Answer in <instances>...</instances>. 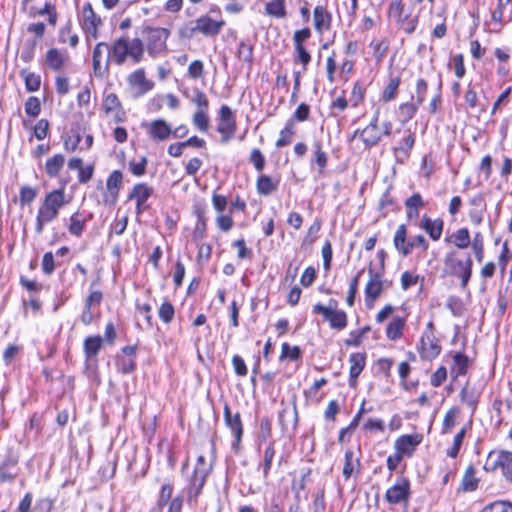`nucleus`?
Here are the masks:
<instances>
[{"label": "nucleus", "mask_w": 512, "mask_h": 512, "mask_svg": "<svg viewBox=\"0 0 512 512\" xmlns=\"http://www.w3.org/2000/svg\"><path fill=\"white\" fill-rule=\"evenodd\" d=\"M49 130V122L46 119H40L34 127V136L38 140H43L47 137Z\"/></svg>", "instance_id": "774afa93"}, {"label": "nucleus", "mask_w": 512, "mask_h": 512, "mask_svg": "<svg viewBox=\"0 0 512 512\" xmlns=\"http://www.w3.org/2000/svg\"><path fill=\"white\" fill-rule=\"evenodd\" d=\"M103 109L106 115H111L116 123L123 122L125 120L126 113L115 93H109L105 96L103 100Z\"/></svg>", "instance_id": "412c9836"}, {"label": "nucleus", "mask_w": 512, "mask_h": 512, "mask_svg": "<svg viewBox=\"0 0 512 512\" xmlns=\"http://www.w3.org/2000/svg\"><path fill=\"white\" fill-rule=\"evenodd\" d=\"M415 144V135L407 131L406 136L399 142V144L393 148L395 159L398 163H405L409 156L412 148Z\"/></svg>", "instance_id": "393cba45"}, {"label": "nucleus", "mask_w": 512, "mask_h": 512, "mask_svg": "<svg viewBox=\"0 0 512 512\" xmlns=\"http://www.w3.org/2000/svg\"><path fill=\"white\" fill-rule=\"evenodd\" d=\"M443 264V275L459 279L461 288L465 289L473 272L471 256L464 255L457 250H450L445 254Z\"/></svg>", "instance_id": "f03ea898"}, {"label": "nucleus", "mask_w": 512, "mask_h": 512, "mask_svg": "<svg viewBox=\"0 0 512 512\" xmlns=\"http://www.w3.org/2000/svg\"><path fill=\"white\" fill-rule=\"evenodd\" d=\"M479 479L476 477V470L473 466H469L462 478L461 487L464 491H474L477 489Z\"/></svg>", "instance_id": "e433bc0d"}, {"label": "nucleus", "mask_w": 512, "mask_h": 512, "mask_svg": "<svg viewBox=\"0 0 512 512\" xmlns=\"http://www.w3.org/2000/svg\"><path fill=\"white\" fill-rule=\"evenodd\" d=\"M442 347L435 335L432 321H429L420 338L419 353L422 359L433 360L441 353Z\"/></svg>", "instance_id": "0eeeda50"}, {"label": "nucleus", "mask_w": 512, "mask_h": 512, "mask_svg": "<svg viewBox=\"0 0 512 512\" xmlns=\"http://www.w3.org/2000/svg\"><path fill=\"white\" fill-rule=\"evenodd\" d=\"M505 6L506 5L503 2V0H498L497 8H495L491 12L492 22L499 27H502L504 25V8H505Z\"/></svg>", "instance_id": "e2e57ef3"}, {"label": "nucleus", "mask_w": 512, "mask_h": 512, "mask_svg": "<svg viewBox=\"0 0 512 512\" xmlns=\"http://www.w3.org/2000/svg\"><path fill=\"white\" fill-rule=\"evenodd\" d=\"M479 397L480 392L469 385H465L460 392L461 401L472 410V413L476 410Z\"/></svg>", "instance_id": "2f4dec72"}, {"label": "nucleus", "mask_w": 512, "mask_h": 512, "mask_svg": "<svg viewBox=\"0 0 512 512\" xmlns=\"http://www.w3.org/2000/svg\"><path fill=\"white\" fill-rule=\"evenodd\" d=\"M70 202V199L65 198L64 187L55 189L47 193L41 203L36 216L35 231L41 234L46 224L54 221L59 211Z\"/></svg>", "instance_id": "f257e3e1"}, {"label": "nucleus", "mask_w": 512, "mask_h": 512, "mask_svg": "<svg viewBox=\"0 0 512 512\" xmlns=\"http://www.w3.org/2000/svg\"><path fill=\"white\" fill-rule=\"evenodd\" d=\"M265 10L270 16L283 18L286 16L285 0H271L266 4Z\"/></svg>", "instance_id": "37998d69"}, {"label": "nucleus", "mask_w": 512, "mask_h": 512, "mask_svg": "<svg viewBox=\"0 0 512 512\" xmlns=\"http://www.w3.org/2000/svg\"><path fill=\"white\" fill-rule=\"evenodd\" d=\"M257 192L260 195H270L272 192H274L277 189V183L273 182L272 178L268 175H261L257 179Z\"/></svg>", "instance_id": "58836bf2"}, {"label": "nucleus", "mask_w": 512, "mask_h": 512, "mask_svg": "<svg viewBox=\"0 0 512 512\" xmlns=\"http://www.w3.org/2000/svg\"><path fill=\"white\" fill-rule=\"evenodd\" d=\"M127 82L130 87L136 90V96L144 95L154 86V83L146 78L145 70L143 68L133 71L128 76Z\"/></svg>", "instance_id": "6ab92c4d"}, {"label": "nucleus", "mask_w": 512, "mask_h": 512, "mask_svg": "<svg viewBox=\"0 0 512 512\" xmlns=\"http://www.w3.org/2000/svg\"><path fill=\"white\" fill-rule=\"evenodd\" d=\"M419 106L420 104L417 102H407L401 104L399 107V115L402 121L407 122L411 120L415 116Z\"/></svg>", "instance_id": "09e8293b"}, {"label": "nucleus", "mask_w": 512, "mask_h": 512, "mask_svg": "<svg viewBox=\"0 0 512 512\" xmlns=\"http://www.w3.org/2000/svg\"><path fill=\"white\" fill-rule=\"evenodd\" d=\"M37 196V191L31 186L24 185L20 189L19 202L22 207L31 204Z\"/></svg>", "instance_id": "603ef678"}, {"label": "nucleus", "mask_w": 512, "mask_h": 512, "mask_svg": "<svg viewBox=\"0 0 512 512\" xmlns=\"http://www.w3.org/2000/svg\"><path fill=\"white\" fill-rule=\"evenodd\" d=\"M37 45V39L27 40L22 46L20 52V58L25 62L29 63L34 58L35 48Z\"/></svg>", "instance_id": "5fc2aeb1"}, {"label": "nucleus", "mask_w": 512, "mask_h": 512, "mask_svg": "<svg viewBox=\"0 0 512 512\" xmlns=\"http://www.w3.org/2000/svg\"><path fill=\"white\" fill-rule=\"evenodd\" d=\"M19 451L9 446L3 460L0 462V484L11 483L19 472Z\"/></svg>", "instance_id": "6e6552de"}, {"label": "nucleus", "mask_w": 512, "mask_h": 512, "mask_svg": "<svg viewBox=\"0 0 512 512\" xmlns=\"http://www.w3.org/2000/svg\"><path fill=\"white\" fill-rule=\"evenodd\" d=\"M400 85V79L399 78H392L382 93V99L384 102H389L393 100L397 94L398 87Z\"/></svg>", "instance_id": "864d4df0"}, {"label": "nucleus", "mask_w": 512, "mask_h": 512, "mask_svg": "<svg viewBox=\"0 0 512 512\" xmlns=\"http://www.w3.org/2000/svg\"><path fill=\"white\" fill-rule=\"evenodd\" d=\"M297 421V411L295 407H285L279 413V422L283 429H287L289 426L294 427Z\"/></svg>", "instance_id": "ea45409f"}, {"label": "nucleus", "mask_w": 512, "mask_h": 512, "mask_svg": "<svg viewBox=\"0 0 512 512\" xmlns=\"http://www.w3.org/2000/svg\"><path fill=\"white\" fill-rule=\"evenodd\" d=\"M208 110H196L193 115V125L201 132H206L209 128Z\"/></svg>", "instance_id": "49530a36"}, {"label": "nucleus", "mask_w": 512, "mask_h": 512, "mask_svg": "<svg viewBox=\"0 0 512 512\" xmlns=\"http://www.w3.org/2000/svg\"><path fill=\"white\" fill-rule=\"evenodd\" d=\"M144 50L145 47L140 38L128 40V57H130L135 64L143 60Z\"/></svg>", "instance_id": "72a5a7b5"}, {"label": "nucleus", "mask_w": 512, "mask_h": 512, "mask_svg": "<svg viewBox=\"0 0 512 512\" xmlns=\"http://www.w3.org/2000/svg\"><path fill=\"white\" fill-rule=\"evenodd\" d=\"M406 320L401 316H393L386 327V337L395 341L402 337Z\"/></svg>", "instance_id": "7c9ffc66"}, {"label": "nucleus", "mask_w": 512, "mask_h": 512, "mask_svg": "<svg viewBox=\"0 0 512 512\" xmlns=\"http://www.w3.org/2000/svg\"><path fill=\"white\" fill-rule=\"evenodd\" d=\"M452 65H453L454 73L457 76V78H459V79L463 78L466 73L463 55L462 54L454 55L452 58Z\"/></svg>", "instance_id": "69168bd1"}, {"label": "nucleus", "mask_w": 512, "mask_h": 512, "mask_svg": "<svg viewBox=\"0 0 512 512\" xmlns=\"http://www.w3.org/2000/svg\"><path fill=\"white\" fill-rule=\"evenodd\" d=\"M350 372H349V384L354 387L357 382V378L363 371L366 364V356L364 353H352L349 356Z\"/></svg>", "instance_id": "a878e982"}, {"label": "nucleus", "mask_w": 512, "mask_h": 512, "mask_svg": "<svg viewBox=\"0 0 512 512\" xmlns=\"http://www.w3.org/2000/svg\"><path fill=\"white\" fill-rule=\"evenodd\" d=\"M422 440L423 436L418 433L402 435L395 441L394 448L402 456L410 457Z\"/></svg>", "instance_id": "a211bd4d"}, {"label": "nucleus", "mask_w": 512, "mask_h": 512, "mask_svg": "<svg viewBox=\"0 0 512 512\" xmlns=\"http://www.w3.org/2000/svg\"><path fill=\"white\" fill-rule=\"evenodd\" d=\"M211 471V467H203L194 469L190 484L188 487V503H196L197 498L202 492L206 478Z\"/></svg>", "instance_id": "ddd939ff"}, {"label": "nucleus", "mask_w": 512, "mask_h": 512, "mask_svg": "<svg viewBox=\"0 0 512 512\" xmlns=\"http://www.w3.org/2000/svg\"><path fill=\"white\" fill-rule=\"evenodd\" d=\"M379 110H377L370 123L361 131L360 139L366 147L376 145L382 136V131L378 127Z\"/></svg>", "instance_id": "4be33fe9"}, {"label": "nucleus", "mask_w": 512, "mask_h": 512, "mask_svg": "<svg viewBox=\"0 0 512 512\" xmlns=\"http://www.w3.org/2000/svg\"><path fill=\"white\" fill-rule=\"evenodd\" d=\"M86 220L82 216L80 212H75L70 217V224L68 226V231L71 235L79 237L84 228H85Z\"/></svg>", "instance_id": "4c0bfd02"}, {"label": "nucleus", "mask_w": 512, "mask_h": 512, "mask_svg": "<svg viewBox=\"0 0 512 512\" xmlns=\"http://www.w3.org/2000/svg\"><path fill=\"white\" fill-rule=\"evenodd\" d=\"M21 75L24 78L25 88L28 92H35L39 90L41 85V78L39 75L27 72L26 70H22Z\"/></svg>", "instance_id": "a18cd8bd"}, {"label": "nucleus", "mask_w": 512, "mask_h": 512, "mask_svg": "<svg viewBox=\"0 0 512 512\" xmlns=\"http://www.w3.org/2000/svg\"><path fill=\"white\" fill-rule=\"evenodd\" d=\"M410 496V483L405 478H400L396 483L387 489L385 498L393 505L407 502Z\"/></svg>", "instance_id": "2eb2a0df"}, {"label": "nucleus", "mask_w": 512, "mask_h": 512, "mask_svg": "<svg viewBox=\"0 0 512 512\" xmlns=\"http://www.w3.org/2000/svg\"><path fill=\"white\" fill-rule=\"evenodd\" d=\"M78 20L88 42L90 39H97L99 37V28L102 26L103 21L95 13L90 2H86L82 6L78 14Z\"/></svg>", "instance_id": "39448f33"}, {"label": "nucleus", "mask_w": 512, "mask_h": 512, "mask_svg": "<svg viewBox=\"0 0 512 512\" xmlns=\"http://www.w3.org/2000/svg\"><path fill=\"white\" fill-rule=\"evenodd\" d=\"M172 486L170 484H164L161 487L159 498L156 502V506H160L161 508H164V506L169 502L172 496Z\"/></svg>", "instance_id": "338daca9"}, {"label": "nucleus", "mask_w": 512, "mask_h": 512, "mask_svg": "<svg viewBox=\"0 0 512 512\" xmlns=\"http://www.w3.org/2000/svg\"><path fill=\"white\" fill-rule=\"evenodd\" d=\"M393 244L397 252L404 257L412 254L415 249H420L425 254L429 248V243L423 235H415L408 239L405 224L398 226L393 238Z\"/></svg>", "instance_id": "7ed1b4c3"}, {"label": "nucleus", "mask_w": 512, "mask_h": 512, "mask_svg": "<svg viewBox=\"0 0 512 512\" xmlns=\"http://www.w3.org/2000/svg\"><path fill=\"white\" fill-rule=\"evenodd\" d=\"M459 413H460L459 409L456 407H453L447 411V413L445 414L444 419H443V424H442V429H441L442 434H447L452 431V429L454 428V426L456 424V420L459 416Z\"/></svg>", "instance_id": "c03bdc74"}, {"label": "nucleus", "mask_w": 512, "mask_h": 512, "mask_svg": "<svg viewBox=\"0 0 512 512\" xmlns=\"http://www.w3.org/2000/svg\"><path fill=\"white\" fill-rule=\"evenodd\" d=\"M46 63L51 69L57 71L62 68L64 57L58 49L51 48L46 53Z\"/></svg>", "instance_id": "a19ab883"}, {"label": "nucleus", "mask_w": 512, "mask_h": 512, "mask_svg": "<svg viewBox=\"0 0 512 512\" xmlns=\"http://www.w3.org/2000/svg\"><path fill=\"white\" fill-rule=\"evenodd\" d=\"M220 121L217 126V131L222 136V142L229 141L235 134L236 121L231 108L223 105L219 111Z\"/></svg>", "instance_id": "9b49d317"}, {"label": "nucleus", "mask_w": 512, "mask_h": 512, "mask_svg": "<svg viewBox=\"0 0 512 512\" xmlns=\"http://www.w3.org/2000/svg\"><path fill=\"white\" fill-rule=\"evenodd\" d=\"M418 227L424 230L433 241H438L443 233L444 222L439 218L431 219L429 216L424 215Z\"/></svg>", "instance_id": "b1692460"}, {"label": "nucleus", "mask_w": 512, "mask_h": 512, "mask_svg": "<svg viewBox=\"0 0 512 512\" xmlns=\"http://www.w3.org/2000/svg\"><path fill=\"white\" fill-rule=\"evenodd\" d=\"M187 74L191 79H198L204 74V65L201 60L192 61L187 70Z\"/></svg>", "instance_id": "680f3d73"}, {"label": "nucleus", "mask_w": 512, "mask_h": 512, "mask_svg": "<svg viewBox=\"0 0 512 512\" xmlns=\"http://www.w3.org/2000/svg\"><path fill=\"white\" fill-rule=\"evenodd\" d=\"M102 346V339L100 336H90L84 341V352L87 357H93L98 354Z\"/></svg>", "instance_id": "79ce46f5"}, {"label": "nucleus", "mask_w": 512, "mask_h": 512, "mask_svg": "<svg viewBox=\"0 0 512 512\" xmlns=\"http://www.w3.org/2000/svg\"><path fill=\"white\" fill-rule=\"evenodd\" d=\"M275 456V449L273 443H270L264 450L263 463L260 465L264 477H267L271 469V465Z\"/></svg>", "instance_id": "3c124183"}, {"label": "nucleus", "mask_w": 512, "mask_h": 512, "mask_svg": "<svg viewBox=\"0 0 512 512\" xmlns=\"http://www.w3.org/2000/svg\"><path fill=\"white\" fill-rule=\"evenodd\" d=\"M110 61V46L105 42L97 43L92 55L93 71L96 77L102 78L108 73Z\"/></svg>", "instance_id": "1a4fd4ad"}, {"label": "nucleus", "mask_w": 512, "mask_h": 512, "mask_svg": "<svg viewBox=\"0 0 512 512\" xmlns=\"http://www.w3.org/2000/svg\"><path fill=\"white\" fill-rule=\"evenodd\" d=\"M111 59L117 65H123L128 57V39H116L110 47Z\"/></svg>", "instance_id": "bb28decb"}, {"label": "nucleus", "mask_w": 512, "mask_h": 512, "mask_svg": "<svg viewBox=\"0 0 512 512\" xmlns=\"http://www.w3.org/2000/svg\"><path fill=\"white\" fill-rule=\"evenodd\" d=\"M446 307L451 311V313L459 317L464 312V303L461 298L457 296H450L447 299Z\"/></svg>", "instance_id": "6e6d98bb"}, {"label": "nucleus", "mask_w": 512, "mask_h": 512, "mask_svg": "<svg viewBox=\"0 0 512 512\" xmlns=\"http://www.w3.org/2000/svg\"><path fill=\"white\" fill-rule=\"evenodd\" d=\"M322 317L329 323L334 330H343L347 326V314L340 310L336 305L329 304L322 306Z\"/></svg>", "instance_id": "f3484780"}, {"label": "nucleus", "mask_w": 512, "mask_h": 512, "mask_svg": "<svg viewBox=\"0 0 512 512\" xmlns=\"http://www.w3.org/2000/svg\"><path fill=\"white\" fill-rule=\"evenodd\" d=\"M117 369L123 374H128L134 371L136 364L134 358L119 357L116 362Z\"/></svg>", "instance_id": "052dcab7"}, {"label": "nucleus", "mask_w": 512, "mask_h": 512, "mask_svg": "<svg viewBox=\"0 0 512 512\" xmlns=\"http://www.w3.org/2000/svg\"><path fill=\"white\" fill-rule=\"evenodd\" d=\"M484 470L487 472L500 471L501 475L512 482V452L503 449H495L487 455Z\"/></svg>", "instance_id": "20e7f679"}, {"label": "nucleus", "mask_w": 512, "mask_h": 512, "mask_svg": "<svg viewBox=\"0 0 512 512\" xmlns=\"http://www.w3.org/2000/svg\"><path fill=\"white\" fill-rule=\"evenodd\" d=\"M425 206V202L419 193H414L411 197L406 199V216L409 220H414L419 217L420 209Z\"/></svg>", "instance_id": "c85d7f7f"}, {"label": "nucleus", "mask_w": 512, "mask_h": 512, "mask_svg": "<svg viewBox=\"0 0 512 512\" xmlns=\"http://www.w3.org/2000/svg\"><path fill=\"white\" fill-rule=\"evenodd\" d=\"M369 280L365 287V303L368 308L374 306L375 301L380 297L383 292L384 284L382 273L372 267L368 270Z\"/></svg>", "instance_id": "9d476101"}, {"label": "nucleus", "mask_w": 512, "mask_h": 512, "mask_svg": "<svg viewBox=\"0 0 512 512\" xmlns=\"http://www.w3.org/2000/svg\"><path fill=\"white\" fill-rule=\"evenodd\" d=\"M224 26L223 19L216 20L208 14L202 15L194 21V29L206 37L217 36Z\"/></svg>", "instance_id": "f8f14e48"}, {"label": "nucleus", "mask_w": 512, "mask_h": 512, "mask_svg": "<svg viewBox=\"0 0 512 512\" xmlns=\"http://www.w3.org/2000/svg\"><path fill=\"white\" fill-rule=\"evenodd\" d=\"M446 241L452 243L458 249H466L471 243L470 232L466 227L459 228L449 238H446Z\"/></svg>", "instance_id": "c756f323"}, {"label": "nucleus", "mask_w": 512, "mask_h": 512, "mask_svg": "<svg viewBox=\"0 0 512 512\" xmlns=\"http://www.w3.org/2000/svg\"><path fill=\"white\" fill-rule=\"evenodd\" d=\"M191 102L194 103L197 107V110H208L209 109V101L206 94L200 89H194L193 97L191 98Z\"/></svg>", "instance_id": "bf43d9fd"}, {"label": "nucleus", "mask_w": 512, "mask_h": 512, "mask_svg": "<svg viewBox=\"0 0 512 512\" xmlns=\"http://www.w3.org/2000/svg\"><path fill=\"white\" fill-rule=\"evenodd\" d=\"M387 13L388 17L398 25H404L410 16V14L405 11V5L402 0L391 1Z\"/></svg>", "instance_id": "cd10ccee"}, {"label": "nucleus", "mask_w": 512, "mask_h": 512, "mask_svg": "<svg viewBox=\"0 0 512 512\" xmlns=\"http://www.w3.org/2000/svg\"><path fill=\"white\" fill-rule=\"evenodd\" d=\"M149 138L153 141L162 142L168 140L172 135L171 126L163 119H156L149 123H143Z\"/></svg>", "instance_id": "4468645a"}, {"label": "nucleus", "mask_w": 512, "mask_h": 512, "mask_svg": "<svg viewBox=\"0 0 512 512\" xmlns=\"http://www.w3.org/2000/svg\"><path fill=\"white\" fill-rule=\"evenodd\" d=\"M223 414L225 424L234 436L233 446L236 447L239 445L243 434V425L240 414L238 412L232 414L228 404H225Z\"/></svg>", "instance_id": "aec40b11"}, {"label": "nucleus", "mask_w": 512, "mask_h": 512, "mask_svg": "<svg viewBox=\"0 0 512 512\" xmlns=\"http://www.w3.org/2000/svg\"><path fill=\"white\" fill-rule=\"evenodd\" d=\"M295 134V122L294 119H289L285 127L280 131V136L276 141L278 148L289 145L292 142L293 135Z\"/></svg>", "instance_id": "c9c22d12"}, {"label": "nucleus", "mask_w": 512, "mask_h": 512, "mask_svg": "<svg viewBox=\"0 0 512 512\" xmlns=\"http://www.w3.org/2000/svg\"><path fill=\"white\" fill-rule=\"evenodd\" d=\"M175 310L173 305L166 301L161 304L159 307L158 315L162 322L168 324L170 323L174 318Z\"/></svg>", "instance_id": "13d9d810"}, {"label": "nucleus", "mask_w": 512, "mask_h": 512, "mask_svg": "<svg viewBox=\"0 0 512 512\" xmlns=\"http://www.w3.org/2000/svg\"><path fill=\"white\" fill-rule=\"evenodd\" d=\"M484 512H512V503L496 501L486 506Z\"/></svg>", "instance_id": "0e129e2a"}, {"label": "nucleus", "mask_w": 512, "mask_h": 512, "mask_svg": "<svg viewBox=\"0 0 512 512\" xmlns=\"http://www.w3.org/2000/svg\"><path fill=\"white\" fill-rule=\"evenodd\" d=\"M467 427L464 426L461 428V430L454 436L452 446L447 449V456L451 458H456L459 454L461 445L463 443L465 434H466Z\"/></svg>", "instance_id": "de8ad7c7"}, {"label": "nucleus", "mask_w": 512, "mask_h": 512, "mask_svg": "<svg viewBox=\"0 0 512 512\" xmlns=\"http://www.w3.org/2000/svg\"><path fill=\"white\" fill-rule=\"evenodd\" d=\"M24 108L28 116L37 117L41 112L40 100L35 96H31L26 100Z\"/></svg>", "instance_id": "4d7b16f0"}, {"label": "nucleus", "mask_w": 512, "mask_h": 512, "mask_svg": "<svg viewBox=\"0 0 512 512\" xmlns=\"http://www.w3.org/2000/svg\"><path fill=\"white\" fill-rule=\"evenodd\" d=\"M145 42L148 54L152 58L161 56L167 50L166 41L170 35L169 30L166 28H146L145 29Z\"/></svg>", "instance_id": "423d86ee"}, {"label": "nucleus", "mask_w": 512, "mask_h": 512, "mask_svg": "<svg viewBox=\"0 0 512 512\" xmlns=\"http://www.w3.org/2000/svg\"><path fill=\"white\" fill-rule=\"evenodd\" d=\"M152 194L153 188L150 187L147 183H138L132 188L128 198L136 202L137 215H140L148 208L146 202Z\"/></svg>", "instance_id": "dca6fc26"}, {"label": "nucleus", "mask_w": 512, "mask_h": 512, "mask_svg": "<svg viewBox=\"0 0 512 512\" xmlns=\"http://www.w3.org/2000/svg\"><path fill=\"white\" fill-rule=\"evenodd\" d=\"M359 465V460L354 458L353 450H347L345 452V463L343 467V476L348 479L351 477L355 470V467Z\"/></svg>", "instance_id": "8fccbe9b"}, {"label": "nucleus", "mask_w": 512, "mask_h": 512, "mask_svg": "<svg viewBox=\"0 0 512 512\" xmlns=\"http://www.w3.org/2000/svg\"><path fill=\"white\" fill-rule=\"evenodd\" d=\"M65 157L62 154H55L53 157L47 159L45 163V171L51 178L57 177L63 168Z\"/></svg>", "instance_id": "f704fd0d"}, {"label": "nucleus", "mask_w": 512, "mask_h": 512, "mask_svg": "<svg viewBox=\"0 0 512 512\" xmlns=\"http://www.w3.org/2000/svg\"><path fill=\"white\" fill-rule=\"evenodd\" d=\"M469 367V358L462 352H456L453 355V363L451 366V373L455 377L465 375Z\"/></svg>", "instance_id": "473e14b6"}, {"label": "nucleus", "mask_w": 512, "mask_h": 512, "mask_svg": "<svg viewBox=\"0 0 512 512\" xmlns=\"http://www.w3.org/2000/svg\"><path fill=\"white\" fill-rule=\"evenodd\" d=\"M123 174L120 170H114L110 173L106 181L105 201L115 203L119 191L122 187Z\"/></svg>", "instance_id": "5701e85b"}]
</instances>
